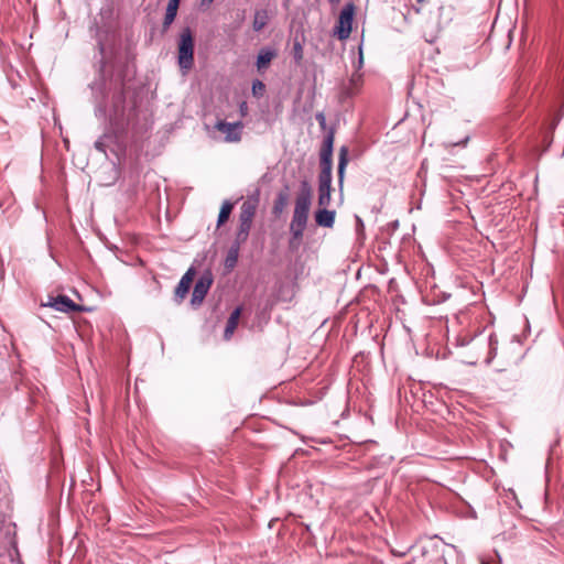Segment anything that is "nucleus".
<instances>
[{
  "label": "nucleus",
  "mask_w": 564,
  "mask_h": 564,
  "mask_svg": "<svg viewBox=\"0 0 564 564\" xmlns=\"http://www.w3.org/2000/svg\"><path fill=\"white\" fill-rule=\"evenodd\" d=\"M269 21V15L267 10H257L254 12L253 22H252V29L257 32L261 31Z\"/></svg>",
  "instance_id": "4468645a"
},
{
  "label": "nucleus",
  "mask_w": 564,
  "mask_h": 564,
  "mask_svg": "<svg viewBox=\"0 0 564 564\" xmlns=\"http://www.w3.org/2000/svg\"><path fill=\"white\" fill-rule=\"evenodd\" d=\"M333 143H334V131L330 130L328 134L324 139L323 149L321 152H327L333 154Z\"/></svg>",
  "instance_id": "412c9836"
},
{
  "label": "nucleus",
  "mask_w": 564,
  "mask_h": 564,
  "mask_svg": "<svg viewBox=\"0 0 564 564\" xmlns=\"http://www.w3.org/2000/svg\"><path fill=\"white\" fill-rule=\"evenodd\" d=\"M213 284V276L209 272L200 275L194 285V290L192 293L191 304L193 307H198L202 305L205 296L207 295L210 286Z\"/></svg>",
  "instance_id": "423d86ee"
},
{
  "label": "nucleus",
  "mask_w": 564,
  "mask_h": 564,
  "mask_svg": "<svg viewBox=\"0 0 564 564\" xmlns=\"http://www.w3.org/2000/svg\"><path fill=\"white\" fill-rule=\"evenodd\" d=\"M311 208V194L308 191H302L295 199L293 217L290 224V231L294 239H301L306 228Z\"/></svg>",
  "instance_id": "f257e3e1"
},
{
  "label": "nucleus",
  "mask_w": 564,
  "mask_h": 564,
  "mask_svg": "<svg viewBox=\"0 0 564 564\" xmlns=\"http://www.w3.org/2000/svg\"><path fill=\"white\" fill-rule=\"evenodd\" d=\"M332 155L327 152H321V174L319 176H330L332 173Z\"/></svg>",
  "instance_id": "dca6fc26"
},
{
  "label": "nucleus",
  "mask_w": 564,
  "mask_h": 564,
  "mask_svg": "<svg viewBox=\"0 0 564 564\" xmlns=\"http://www.w3.org/2000/svg\"><path fill=\"white\" fill-rule=\"evenodd\" d=\"M330 3H338L339 0H329Z\"/></svg>",
  "instance_id": "393cba45"
},
{
  "label": "nucleus",
  "mask_w": 564,
  "mask_h": 564,
  "mask_svg": "<svg viewBox=\"0 0 564 564\" xmlns=\"http://www.w3.org/2000/svg\"><path fill=\"white\" fill-rule=\"evenodd\" d=\"M195 270L193 268H189L184 275L181 278L176 289H175V301L180 304L187 295L191 285L193 283L194 276H195Z\"/></svg>",
  "instance_id": "6e6552de"
},
{
  "label": "nucleus",
  "mask_w": 564,
  "mask_h": 564,
  "mask_svg": "<svg viewBox=\"0 0 564 564\" xmlns=\"http://www.w3.org/2000/svg\"><path fill=\"white\" fill-rule=\"evenodd\" d=\"M259 207V197L253 195L245 199L240 206L239 225L236 232L238 243H245L248 240L253 218Z\"/></svg>",
  "instance_id": "f03ea898"
},
{
  "label": "nucleus",
  "mask_w": 564,
  "mask_h": 564,
  "mask_svg": "<svg viewBox=\"0 0 564 564\" xmlns=\"http://www.w3.org/2000/svg\"><path fill=\"white\" fill-rule=\"evenodd\" d=\"M239 112H240L241 117H246L248 115V105L246 101L240 102Z\"/></svg>",
  "instance_id": "b1692460"
},
{
  "label": "nucleus",
  "mask_w": 564,
  "mask_h": 564,
  "mask_svg": "<svg viewBox=\"0 0 564 564\" xmlns=\"http://www.w3.org/2000/svg\"><path fill=\"white\" fill-rule=\"evenodd\" d=\"M252 95L257 98H260L263 96L265 91V85L260 79H254L252 82Z\"/></svg>",
  "instance_id": "aec40b11"
},
{
  "label": "nucleus",
  "mask_w": 564,
  "mask_h": 564,
  "mask_svg": "<svg viewBox=\"0 0 564 564\" xmlns=\"http://www.w3.org/2000/svg\"><path fill=\"white\" fill-rule=\"evenodd\" d=\"M43 306L52 307L58 312L63 313H73V312H84L86 308L82 305L76 304L72 299L67 295H57L50 296L48 301Z\"/></svg>",
  "instance_id": "39448f33"
},
{
  "label": "nucleus",
  "mask_w": 564,
  "mask_h": 564,
  "mask_svg": "<svg viewBox=\"0 0 564 564\" xmlns=\"http://www.w3.org/2000/svg\"><path fill=\"white\" fill-rule=\"evenodd\" d=\"M240 315H241V307H236L231 312V314L227 321L225 332H224V338L226 340H229L232 337V335L238 326Z\"/></svg>",
  "instance_id": "ddd939ff"
},
{
  "label": "nucleus",
  "mask_w": 564,
  "mask_h": 564,
  "mask_svg": "<svg viewBox=\"0 0 564 564\" xmlns=\"http://www.w3.org/2000/svg\"><path fill=\"white\" fill-rule=\"evenodd\" d=\"M241 245L242 243H238L237 238H235V241H234L232 246L230 247L227 258H226V267L227 268L231 269L236 265V263L238 261L239 250H240Z\"/></svg>",
  "instance_id": "2eb2a0df"
},
{
  "label": "nucleus",
  "mask_w": 564,
  "mask_h": 564,
  "mask_svg": "<svg viewBox=\"0 0 564 564\" xmlns=\"http://www.w3.org/2000/svg\"><path fill=\"white\" fill-rule=\"evenodd\" d=\"M292 56L296 65H301L304 57L303 43L295 39L292 46Z\"/></svg>",
  "instance_id": "a211bd4d"
},
{
  "label": "nucleus",
  "mask_w": 564,
  "mask_h": 564,
  "mask_svg": "<svg viewBox=\"0 0 564 564\" xmlns=\"http://www.w3.org/2000/svg\"><path fill=\"white\" fill-rule=\"evenodd\" d=\"M332 200V178H321L318 186V205L327 207Z\"/></svg>",
  "instance_id": "9d476101"
},
{
  "label": "nucleus",
  "mask_w": 564,
  "mask_h": 564,
  "mask_svg": "<svg viewBox=\"0 0 564 564\" xmlns=\"http://www.w3.org/2000/svg\"><path fill=\"white\" fill-rule=\"evenodd\" d=\"M203 2H208V3H210V2H213V0H204Z\"/></svg>",
  "instance_id": "a878e982"
},
{
  "label": "nucleus",
  "mask_w": 564,
  "mask_h": 564,
  "mask_svg": "<svg viewBox=\"0 0 564 564\" xmlns=\"http://www.w3.org/2000/svg\"><path fill=\"white\" fill-rule=\"evenodd\" d=\"M215 129L225 134V142H238L241 140L243 123L241 121L226 122L224 120H219L215 123Z\"/></svg>",
  "instance_id": "0eeeda50"
},
{
  "label": "nucleus",
  "mask_w": 564,
  "mask_h": 564,
  "mask_svg": "<svg viewBox=\"0 0 564 564\" xmlns=\"http://www.w3.org/2000/svg\"><path fill=\"white\" fill-rule=\"evenodd\" d=\"M315 117H316V120L318 121L321 128L325 129V127H326L325 115L323 112H317Z\"/></svg>",
  "instance_id": "5701e85b"
},
{
  "label": "nucleus",
  "mask_w": 564,
  "mask_h": 564,
  "mask_svg": "<svg viewBox=\"0 0 564 564\" xmlns=\"http://www.w3.org/2000/svg\"><path fill=\"white\" fill-rule=\"evenodd\" d=\"M347 156H348L347 148L341 147L340 151H339V158H338V176L344 175L345 166L348 161Z\"/></svg>",
  "instance_id": "6ab92c4d"
},
{
  "label": "nucleus",
  "mask_w": 564,
  "mask_h": 564,
  "mask_svg": "<svg viewBox=\"0 0 564 564\" xmlns=\"http://www.w3.org/2000/svg\"><path fill=\"white\" fill-rule=\"evenodd\" d=\"M354 14L355 4L352 2L346 3L339 13L338 21L335 26V34L339 40H347L349 37Z\"/></svg>",
  "instance_id": "20e7f679"
},
{
  "label": "nucleus",
  "mask_w": 564,
  "mask_h": 564,
  "mask_svg": "<svg viewBox=\"0 0 564 564\" xmlns=\"http://www.w3.org/2000/svg\"><path fill=\"white\" fill-rule=\"evenodd\" d=\"M315 221L318 226L330 228L335 223V212L321 207L315 214Z\"/></svg>",
  "instance_id": "f8f14e48"
},
{
  "label": "nucleus",
  "mask_w": 564,
  "mask_h": 564,
  "mask_svg": "<svg viewBox=\"0 0 564 564\" xmlns=\"http://www.w3.org/2000/svg\"><path fill=\"white\" fill-rule=\"evenodd\" d=\"M181 0H169L165 15L162 23V32L165 33L174 22Z\"/></svg>",
  "instance_id": "9b49d317"
},
{
  "label": "nucleus",
  "mask_w": 564,
  "mask_h": 564,
  "mask_svg": "<svg viewBox=\"0 0 564 564\" xmlns=\"http://www.w3.org/2000/svg\"><path fill=\"white\" fill-rule=\"evenodd\" d=\"M177 64L183 74L194 66V34L189 26L183 28L178 36Z\"/></svg>",
  "instance_id": "7ed1b4c3"
},
{
  "label": "nucleus",
  "mask_w": 564,
  "mask_h": 564,
  "mask_svg": "<svg viewBox=\"0 0 564 564\" xmlns=\"http://www.w3.org/2000/svg\"><path fill=\"white\" fill-rule=\"evenodd\" d=\"M232 207H234V205L228 200L223 203L219 214H218V219H217L218 227L224 225L229 219V216L232 212Z\"/></svg>",
  "instance_id": "f3484780"
},
{
  "label": "nucleus",
  "mask_w": 564,
  "mask_h": 564,
  "mask_svg": "<svg viewBox=\"0 0 564 564\" xmlns=\"http://www.w3.org/2000/svg\"><path fill=\"white\" fill-rule=\"evenodd\" d=\"M362 82V75L359 73L352 74L350 78V84L354 87V89H358V87L361 85Z\"/></svg>",
  "instance_id": "4be33fe9"
},
{
  "label": "nucleus",
  "mask_w": 564,
  "mask_h": 564,
  "mask_svg": "<svg viewBox=\"0 0 564 564\" xmlns=\"http://www.w3.org/2000/svg\"><path fill=\"white\" fill-rule=\"evenodd\" d=\"M276 57V51L270 47H263L259 51L257 56L256 66L258 72H264L271 64L272 59Z\"/></svg>",
  "instance_id": "1a4fd4ad"
}]
</instances>
